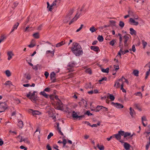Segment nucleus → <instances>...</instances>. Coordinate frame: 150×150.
Listing matches in <instances>:
<instances>
[{
  "instance_id": "obj_1",
  "label": "nucleus",
  "mask_w": 150,
  "mask_h": 150,
  "mask_svg": "<svg viewBox=\"0 0 150 150\" xmlns=\"http://www.w3.org/2000/svg\"><path fill=\"white\" fill-rule=\"evenodd\" d=\"M71 49L72 52L76 56H79L83 53L81 46L77 43H73Z\"/></svg>"
},
{
  "instance_id": "obj_2",
  "label": "nucleus",
  "mask_w": 150,
  "mask_h": 150,
  "mask_svg": "<svg viewBox=\"0 0 150 150\" xmlns=\"http://www.w3.org/2000/svg\"><path fill=\"white\" fill-rule=\"evenodd\" d=\"M84 6H83L81 9L80 10V12H78L75 16L72 19L71 21L69 22V24L70 25L73 22L75 21H76L77 19L79 17V16L81 15V12L82 11H84Z\"/></svg>"
},
{
  "instance_id": "obj_3",
  "label": "nucleus",
  "mask_w": 150,
  "mask_h": 150,
  "mask_svg": "<svg viewBox=\"0 0 150 150\" xmlns=\"http://www.w3.org/2000/svg\"><path fill=\"white\" fill-rule=\"evenodd\" d=\"M138 19V17L136 18H129V22L130 24L134 25H137L139 24V22L137 21Z\"/></svg>"
},
{
  "instance_id": "obj_4",
  "label": "nucleus",
  "mask_w": 150,
  "mask_h": 150,
  "mask_svg": "<svg viewBox=\"0 0 150 150\" xmlns=\"http://www.w3.org/2000/svg\"><path fill=\"white\" fill-rule=\"evenodd\" d=\"M8 108V105L5 103H0V112H2L6 109Z\"/></svg>"
},
{
  "instance_id": "obj_5",
  "label": "nucleus",
  "mask_w": 150,
  "mask_h": 150,
  "mask_svg": "<svg viewBox=\"0 0 150 150\" xmlns=\"http://www.w3.org/2000/svg\"><path fill=\"white\" fill-rule=\"evenodd\" d=\"M35 93H36V92L34 91L33 93H31L30 92L27 95V96L32 100L35 101L36 100V98L34 96Z\"/></svg>"
},
{
  "instance_id": "obj_6",
  "label": "nucleus",
  "mask_w": 150,
  "mask_h": 150,
  "mask_svg": "<svg viewBox=\"0 0 150 150\" xmlns=\"http://www.w3.org/2000/svg\"><path fill=\"white\" fill-rule=\"evenodd\" d=\"M124 39V45L127 47L128 46V40L129 39V37L127 35H125L123 37Z\"/></svg>"
},
{
  "instance_id": "obj_7",
  "label": "nucleus",
  "mask_w": 150,
  "mask_h": 150,
  "mask_svg": "<svg viewBox=\"0 0 150 150\" xmlns=\"http://www.w3.org/2000/svg\"><path fill=\"white\" fill-rule=\"evenodd\" d=\"M28 112L31 113L33 115H39L41 114L40 112L38 110H33L32 109H29L28 110Z\"/></svg>"
},
{
  "instance_id": "obj_8",
  "label": "nucleus",
  "mask_w": 150,
  "mask_h": 150,
  "mask_svg": "<svg viewBox=\"0 0 150 150\" xmlns=\"http://www.w3.org/2000/svg\"><path fill=\"white\" fill-rule=\"evenodd\" d=\"M72 116L74 118L77 119L78 118L79 120H81V118L83 117V116H78L77 113L74 111L73 112Z\"/></svg>"
},
{
  "instance_id": "obj_9",
  "label": "nucleus",
  "mask_w": 150,
  "mask_h": 150,
  "mask_svg": "<svg viewBox=\"0 0 150 150\" xmlns=\"http://www.w3.org/2000/svg\"><path fill=\"white\" fill-rule=\"evenodd\" d=\"M56 105L57 106V108L58 110H61L63 107L62 103L60 100H59V101H57Z\"/></svg>"
},
{
  "instance_id": "obj_10",
  "label": "nucleus",
  "mask_w": 150,
  "mask_h": 150,
  "mask_svg": "<svg viewBox=\"0 0 150 150\" xmlns=\"http://www.w3.org/2000/svg\"><path fill=\"white\" fill-rule=\"evenodd\" d=\"M122 78H121L116 81L115 82V84L114 85V87H115L116 88H119L120 86L119 82L122 81Z\"/></svg>"
},
{
  "instance_id": "obj_11",
  "label": "nucleus",
  "mask_w": 150,
  "mask_h": 150,
  "mask_svg": "<svg viewBox=\"0 0 150 150\" xmlns=\"http://www.w3.org/2000/svg\"><path fill=\"white\" fill-rule=\"evenodd\" d=\"M7 55L8 56V59L9 60L12 58L14 54L12 51H10L7 52Z\"/></svg>"
},
{
  "instance_id": "obj_12",
  "label": "nucleus",
  "mask_w": 150,
  "mask_h": 150,
  "mask_svg": "<svg viewBox=\"0 0 150 150\" xmlns=\"http://www.w3.org/2000/svg\"><path fill=\"white\" fill-rule=\"evenodd\" d=\"M54 50H47L46 52V55L47 56L50 55L52 56L54 55Z\"/></svg>"
},
{
  "instance_id": "obj_13",
  "label": "nucleus",
  "mask_w": 150,
  "mask_h": 150,
  "mask_svg": "<svg viewBox=\"0 0 150 150\" xmlns=\"http://www.w3.org/2000/svg\"><path fill=\"white\" fill-rule=\"evenodd\" d=\"M75 65L76 63H75V62L73 61H71V62H70L67 65L68 68L69 69L71 68L75 67Z\"/></svg>"
},
{
  "instance_id": "obj_14",
  "label": "nucleus",
  "mask_w": 150,
  "mask_h": 150,
  "mask_svg": "<svg viewBox=\"0 0 150 150\" xmlns=\"http://www.w3.org/2000/svg\"><path fill=\"white\" fill-rule=\"evenodd\" d=\"M129 114L131 116V117L132 118H134V115H135V112L134 110L131 107H130L129 108Z\"/></svg>"
},
{
  "instance_id": "obj_15",
  "label": "nucleus",
  "mask_w": 150,
  "mask_h": 150,
  "mask_svg": "<svg viewBox=\"0 0 150 150\" xmlns=\"http://www.w3.org/2000/svg\"><path fill=\"white\" fill-rule=\"evenodd\" d=\"M112 104L114 105L115 107L117 108H122L124 107V106L122 105L120 103H115L113 102H112Z\"/></svg>"
},
{
  "instance_id": "obj_16",
  "label": "nucleus",
  "mask_w": 150,
  "mask_h": 150,
  "mask_svg": "<svg viewBox=\"0 0 150 150\" xmlns=\"http://www.w3.org/2000/svg\"><path fill=\"white\" fill-rule=\"evenodd\" d=\"M124 146L126 150H129L130 148V145L127 142H125L124 144Z\"/></svg>"
},
{
  "instance_id": "obj_17",
  "label": "nucleus",
  "mask_w": 150,
  "mask_h": 150,
  "mask_svg": "<svg viewBox=\"0 0 150 150\" xmlns=\"http://www.w3.org/2000/svg\"><path fill=\"white\" fill-rule=\"evenodd\" d=\"M91 49L97 52L99 50V47L97 46H91Z\"/></svg>"
},
{
  "instance_id": "obj_18",
  "label": "nucleus",
  "mask_w": 150,
  "mask_h": 150,
  "mask_svg": "<svg viewBox=\"0 0 150 150\" xmlns=\"http://www.w3.org/2000/svg\"><path fill=\"white\" fill-rule=\"evenodd\" d=\"M23 123L21 120H18V126L21 128H22L23 126Z\"/></svg>"
},
{
  "instance_id": "obj_19",
  "label": "nucleus",
  "mask_w": 150,
  "mask_h": 150,
  "mask_svg": "<svg viewBox=\"0 0 150 150\" xmlns=\"http://www.w3.org/2000/svg\"><path fill=\"white\" fill-rule=\"evenodd\" d=\"M40 94L42 96H44L45 98H47L48 97V96L47 94L44 91H41Z\"/></svg>"
},
{
  "instance_id": "obj_20",
  "label": "nucleus",
  "mask_w": 150,
  "mask_h": 150,
  "mask_svg": "<svg viewBox=\"0 0 150 150\" xmlns=\"http://www.w3.org/2000/svg\"><path fill=\"white\" fill-rule=\"evenodd\" d=\"M73 13V10H71L69 11L67 15V17L69 16V19L68 20V21L69 20H70L71 18L70 16Z\"/></svg>"
},
{
  "instance_id": "obj_21",
  "label": "nucleus",
  "mask_w": 150,
  "mask_h": 150,
  "mask_svg": "<svg viewBox=\"0 0 150 150\" xmlns=\"http://www.w3.org/2000/svg\"><path fill=\"white\" fill-rule=\"evenodd\" d=\"M65 44V42L64 41H62L61 42L57 44L56 45V47H59Z\"/></svg>"
},
{
  "instance_id": "obj_22",
  "label": "nucleus",
  "mask_w": 150,
  "mask_h": 150,
  "mask_svg": "<svg viewBox=\"0 0 150 150\" xmlns=\"http://www.w3.org/2000/svg\"><path fill=\"white\" fill-rule=\"evenodd\" d=\"M4 84L6 86H8L9 87H10L11 86L13 85L11 82L9 81H6Z\"/></svg>"
},
{
  "instance_id": "obj_23",
  "label": "nucleus",
  "mask_w": 150,
  "mask_h": 150,
  "mask_svg": "<svg viewBox=\"0 0 150 150\" xmlns=\"http://www.w3.org/2000/svg\"><path fill=\"white\" fill-rule=\"evenodd\" d=\"M102 107H103V106H97L96 108V109H95V111L96 112H99L100 110L102 109Z\"/></svg>"
},
{
  "instance_id": "obj_24",
  "label": "nucleus",
  "mask_w": 150,
  "mask_h": 150,
  "mask_svg": "<svg viewBox=\"0 0 150 150\" xmlns=\"http://www.w3.org/2000/svg\"><path fill=\"white\" fill-rule=\"evenodd\" d=\"M118 36L119 37V46H120L122 42V35L118 33Z\"/></svg>"
},
{
  "instance_id": "obj_25",
  "label": "nucleus",
  "mask_w": 150,
  "mask_h": 150,
  "mask_svg": "<svg viewBox=\"0 0 150 150\" xmlns=\"http://www.w3.org/2000/svg\"><path fill=\"white\" fill-rule=\"evenodd\" d=\"M92 85L91 83L86 84L85 86V87L86 89L91 88L92 87Z\"/></svg>"
},
{
  "instance_id": "obj_26",
  "label": "nucleus",
  "mask_w": 150,
  "mask_h": 150,
  "mask_svg": "<svg viewBox=\"0 0 150 150\" xmlns=\"http://www.w3.org/2000/svg\"><path fill=\"white\" fill-rule=\"evenodd\" d=\"M108 95H109L108 98L109 97V98L110 99L111 101H113L115 99V97L112 95L110 94L109 93H108Z\"/></svg>"
},
{
  "instance_id": "obj_27",
  "label": "nucleus",
  "mask_w": 150,
  "mask_h": 150,
  "mask_svg": "<svg viewBox=\"0 0 150 150\" xmlns=\"http://www.w3.org/2000/svg\"><path fill=\"white\" fill-rule=\"evenodd\" d=\"M97 147L100 150H103L104 149V147L103 145H100L98 144H97Z\"/></svg>"
},
{
  "instance_id": "obj_28",
  "label": "nucleus",
  "mask_w": 150,
  "mask_h": 150,
  "mask_svg": "<svg viewBox=\"0 0 150 150\" xmlns=\"http://www.w3.org/2000/svg\"><path fill=\"white\" fill-rule=\"evenodd\" d=\"M6 38V37L4 35H2L0 37V43L3 41Z\"/></svg>"
},
{
  "instance_id": "obj_29",
  "label": "nucleus",
  "mask_w": 150,
  "mask_h": 150,
  "mask_svg": "<svg viewBox=\"0 0 150 150\" xmlns=\"http://www.w3.org/2000/svg\"><path fill=\"white\" fill-rule=\"evenodd\" d=\"M114 136L117 140H120L121 139V137L120 135V134H118H118H115Z\"/></svg>"
},
{
  "instance_id": "obj_30",
  "label": "nucleus",
  "mask_w": 150,
  "mask_h": 150,
  "mask_svg": "<svg viewBox=\"0 0 150 150\" xmlns=\"http://www.w3.org/2000/svg\"><path fill=\"white\" fill-rule=\"evenodd\" d=\"M33 35L34 38L36 39L39 38L40 37L39 33H36L33 34Z\"/></svg>"
},
{
  "instance_id": "obj_31",
  "label": "nucleus",
  "mask_w": 150,
  "mask_h": 150,
  "mask_svg": "<svg viewBox=\"0 0 150 150\" xmlns=\"http://www.w3.org/2000/svg\"><path fill=\"white\" fill-rule=\"evenodd\" d=\"M129 30L130 31V33L132 35L135 34L136 32L133 28H130Z\"/></svg>"
},
{
  "instance_id": "obj_32",
  "label": "nucleus",
  "mask_w": 150,
  "mask_h": 150,
  "mask_svg": "<svg viewBox=\"0 0 150 150\" xmlns=\"http://www.w3.org/2000/svg\"><path fill=\"white\" fill-rule=\"evenodd\" d=\"M97 39L100 42H102L103 40V38L102 35H98Z\"/></svg>"
},
{
  "instance_id": "obj_33",
  "label": "nucleus",
  "mask_w": 150,
  "mask_h": 150,
  "mask_svg": "<svg viewBox=\"0 0 150 150\" xmlns=\"http://www.w3.org/2000/svg\"><path fill=\"white\" fill-rule=\"evenodd\" d=\"M5 74L6 75L7 77H9L11 75V73L9 70H6L5 71Z\"/></svg>"
},
{
  "instance_id": "obj_34",
  "label": "nucleus",
  "mask_w": 150,
  "mask_h": 150,
  "mask_svg": "<svg viewBox=\"0 0 150 150\" xmlns=\"http://www.w3.org/2000/svg\"><path fill=\"white\" fill-rule=\"evenodd\" d=\"M139 71L137 70H134L133 72V74L134 75L136 76L139 75Z\"/></svg>"
},
{
  "instance_id": "obj_35",
  "label": "nucleus",
  "mask_w": 150,
  "mask_h": 150,
  "mask_svg": "<svg viewBox=\"0 0 150 150\" xmlns=\"http://www.w3.org/2000/svg\"><path fill=\"white\" fill-rule=\"evenodd\" d=\"M89 30L92 33L95 32L96 30V29L93 26L90 28Z\"/></svg>"
},
{
  "instance_id": "obj_36",
  "label": "nucleus",
  "mask_w": 150,
  "mask_h": 150,
  "mask_svg": "<svg viewBox=\"0 0 150 150\" xmlns=\"http://www.w3.org/2000/svg\"><path fill=\"white\" fill-rule=\"evenodd\" d=\"M130 137H132L133 136V135H131V133L128 132H125V134H124V137L125 138L126 137L130 136Z\"/></svg>"
},
{
  "instance_id": "obj_37",
  "label": "nucleus",
  "mask_w": 150,
  "mask_h": 150,
  "mask_svg": "<svg viewBox=\"0 0 150 150\" xmlns=\"http://www.w3.org/2000/svg\"><path fill=\"white\" fill-rule=\"evenodd\" d=\"M109 69L108 68H107L106 69H102L101 71L104 73H108L109 72Z\"/></svg>"
},
{
  "instance_id": "obj_38",
  "label": "nucleus",
  "mask_w": 150,
  "mask_h": 150,
  "mask_svg": "<svg viewBox=\"0 0 150 150\" xmlns=\"http://www.w3.org/2000/svg\"><path fill=\"white\" fill-rule=\"evenodd\" d=\"M55 74L54 72L51 73L50 74V77L51 79H52L55 78Z\"/></svg>"
},
{
  "instance_id": "obj_39",
  "label": "nucleus",
  "mask_w": 150,
  "mask_h": 150,
  "mask_svg": "<svg viewBox=\"0 0 150 150\" xmlns=\"http://www.w3.org/2000/svg\"><path fill=\"white\" fill-rule=\"evenodd\" d=\"M100 125V122H99L97 124H94L92 125H91L90 124V126L91 127H97L98 126H99Z\"/></svg>"
},
{
  "instance_id": "obj_40",
  "label": "nucleus",
  "mask_w": 150,
  "mask_h": 150,
  "mask_svg": "<svg viewBox=\"0 0 150 150\" xmlns=\"http://www.w3.org/2000/svg\"><path fill=\"white\" fill-rule=\"evenodd\" d=\"M17 137L19 139H20V142H23L24 138H24L22 136L20 135H19Z\"/></svg>"
},
{
  "instance_id": "obj_41",
  "label": "nucleus",
  "mask_w": 150,
  "mask_h": 150,
  "mask_svg": "<svg viewBox=\"0 0 150 150\" xmlns=\"http://www.w3.org/2000/svg\"><path fill=\"white\" fill-rule=\"evenodd\" d=\"M17 137L19 139H20V142H23L24 138H24L22 136L20 135H19Z\"/></svg>"
},
{
  "instance_id": "obj_42",
  "label": "nucleus",
  "mask_w": 150,
  "mask_h": 150,
  "mask_svg": "<svg viewBox=\"0 0 150 150\" xmlns=\"http://www.w3.org/2000/svg\"><path fill=\"white\" fill-rule=\"evenodd\" d=\"M17 137L19 139H20V142H23L24 138H24L22 136L20 135H19Z\"/></svg>"
},
{
  "instance_id": "obj_43",
  "label": "nucleus",
  "mask_w": 150,
  "mask_h": 150,
  "mask_svg": "<svg viewBox=\"0 0 150 150\" xmlns=\"http://www.w3.org/2000/svg\"><path fill=\"white\" fill-rule=\"evenodd\" d=\"M116 42L115 40H113L110 42V44L112 46H113Z\"/></svg>"
},
{
  "instance_id": "obj_44",
  "label": "nucleus",
  "mask_w": 150,
  "mask_h": 150,
  "mask_svg": "<svg viewBox=\"0 0 150 150\" xmlns=\"http://www.w3.org/2000/svg\"><path fill=\"white\" fill-rule=\"evenodd\" d=\"M23 140V142H24L25 143L28 144H30V142L27 138H24Z\"/></svg>"
},
{
  "instance_id": "obj_45",
  "label": "nucleus",
  "mask_w": 150,
  "mask_h": 150,
  "mask_svg": "<svg viewBox=\"0 0 150 150\" xmlns=\"http://www.w3.org/2000/svg\"><path fill=\"white\" fill-rule=\"evenodd\" d=\"M125 132L124 131L121 130L119 131L118 133L119 134H120V135L121 137V136H124Z\"/></svg>"
},
{
  "instance_id": "obj_46",
  "label": "nucleus",
  "mask_w": 150,
  "mask_h": 150,
  "mask_svg": "<svg viewBox=\"0 0 150 150\" xmlns=\"http://www.w3.org/2000/svg\"><path fill=\"white\" fill-rule=\"evenodd\" d=\"M150 71V69H149L148 71H147L146 73V76L145 77V79H147L148 76L149 75Z\"/></svg>"
},
{
  "instance_id": "obj_47",
  "label": "nucleus",
  "mask_w": 150,
  "mask_h": 150,
  "mask_svg": "<svg viewBox=\"0 0 150 150\" xmlns=\"http://www.w3.org/2000/svg\"><path fill=\"white\" fill-rule=\"evenodd\" d=\"M120 51H121V53L122 54H125L126 53H127V52H129V50H126L125 51H122V48H121L120 50Z\"/></svg>"
},
{
  "instance_id": "obj_48",
  "label": "nucleus",
  "mask_w": 150,
  "mask_h": 150,
  "mask_svg": "<svg viewBox=\"0 0 150 150\" xmlns=\"http://www.w3.org/2000/svg\"><path fill=\"white\" fill-rule=\"evenodd\" d=\"M124 23L123 21H120V22L119 25L120 27L123 28L124 26Z\"/></svg>"
},
{
  "instance_id": "obj_49",
  "label": "nucleus",
  "mask_w": 150,
  "mask_h": 150,
  "mask_svg": "<svg viewBox=\"0 0 150 150\" xmlns=\"http://www.w3.org/2000/svg\"><path fill=\"white\" fill-rule=\"evenodd\" d=\"M142 45L144 48H145L147 45V42L144 40L142 41Z\"/></svg>"
},
{
  "instance_id": "obj_50",
  "label": "nucleus",
  "mask_w": 150,
  "mask_h": 150,
  "mask_svg": "<svg viewBox=\"0 0 150 150\" xmlns=\"http://www.w3.org/2000/svg\"><path fill=\"white\" fill-rule=\"evenodd\" d=\"M57 130H58L59 133L62 136L63 135V134L61 131V128L60 127H57Z\"/></svg>"
},
{
  "instance_id": "obj_51",
  "label": "nucleus",
  "mask_w": 150,
  "mask_h": 150,
  "mask_svg": "<svg viewBox=\"0 0 150 150\" xmlns=\"http://www.w3.org/2000/svg\"><path fill=\"white\" fill-rule=\"evenodd\" d=\"M114 67L115 71H117L119 69V67L118 65H114Z\"/></svg>"
},
{
  "instance_id": "obj_52",
  "label": "nucleus",
  "mask_w": 150,
  "mask_h": 150,
  "mask_svg": "<svg viewBox=\"0 0 150 150\" xmlns=\"http://www.w3.org/2000/svg\"><path fill=\"white\" fill-rule=\"evenodd\" d=\"M121 90L124 93H126V91L125 89L123 87V84L122 83L121 84Z\"/></svg>"
},
{
  "instance_id": "obj_53",
  "label": "nucleus",
  "mask_w": 150,
  "mask_h": 150,
  "mask_svg": "<svg viewBox=\"0 0 150 150\" xmlns=\"http://www.w3.org/2000/svg\"><path fill=\"white\" fill-rule=\"evenodd\" d=\"M142 122H144V121H147V120L145 116H143L142 117Z\"/></svg>"
},
{
  "instance_id": "obj_54",
  "label": "nucleus",
  "mask_w": 150,
  "mask_h": 150,
  "mask_svg": "<svg viewBox=\"0 0 150 150\" xmlns=\"http://www.w3.org/2000/svg\"><path fill=\"white\" fill-rule=\"evenodd\" d=\"M19 24V23H17L15 24L14 26H13V28L14 29H16L17 28V27L18 26Z\"/></svg>"
},
{
  "instance_id": "obj_55",
  "label": "nucleus",
  "mask_w": 150,
  "mask_h": 150,
  "mask_svg": "<svg viewBox=\"0 0 150 150\" xmlns=\"http://www.w3.org/2000/svg\"><path fill=\"white\" fill-rule=\"evenodd\" d=\"M67 141L66 140V139H63V141L62 142V143L63 144V147H64V146H65V145H66V144L67 143Z\"/></svg>"
},
{
  "instance_id": "obj_56",
  "label": "nucleus",
  "mask_w": 150,
  "mask_h": 150,
  "mask_svg": "<svg viewBox=\"0 0 150 150\" xmlns=\"http://www.w3.org/2000/svg\"><path fill=\"white\" fill-rule=\"evenodd\" d=\"M134 94L136 96H142V94L141 92H137V93H135Z\"/></svg>"
},
{
  "instance_id": "obj_57",
  "label": "nucleus",
  "mask_w": 150,
  "mask_h": 150,
  "mask_svg": "<svg viewBox=\"0 0 150 150\" xmlns=\"http://www.w3.org/2000/svg\"><path fill=\"white\" fill-rule=\"evenodd\" d=\"M53 134L52 133L50 132V133L47 136V139H49L52 136H53Z\"/></svg>"
},
{
  "instance_id": "obj_58",
  "label": "nucleus",
  "mask_w": 150,
  "mask_h": 150,
  "mask_svg": "<svg viewBox=\"0 0 150 150\" xmlns=\"http://www.w3.org/2000/svg\"><path fill=\"white\" fill-rule=\"evenodd\" d=\"M50 91V88L47 87L45 88L44 90V91H44V92H49Z\"/></svg>"
},
{
  "instance_id": "obj_59",
  "label": "nucleus",
  "mask_w": 150,
  "mask_h": 150,
  "mask_svg": "<svg viewBox=\"0 0 150 150\" xmlns=\"http://www.w3.org/2000/svg\"><path fill=\"white\" fill-rule=\"evenodd\" d=\"M83 26V25L81 24V25L80 27L77 30H76V32H79V31H80L82 29Z\"/></svg>"
},
{
  "instance_id": "obj_60",
  "label": "nucleus",
  "mask_w": 150,
  "mask_h": 150,
  "mask_svg": "<svg viewBox=\"0 0 150 150\" xmlns=\"http://www.w3.org/2000/svg\"><path fill=\"white\" fill-rule=\"evenodd\" d=\"M130 51L132 50L134 52H135L136 51V49L135 48V47L134 45H133L132 46V50L130 49H129Z\"/></svg>"
},
{
  "instance_id": "obj_61",
  "label": "nucleus",
  "mask_w": 150,
  "mask_h": 150,
  "mask_svg": "<svg viewBox=\"0 0 150 150\" xmlns=\"http://www.w3.org/2000/svg\"><path fill=\"white\" fill-rule=\"evenodd\" d=\"M46 148L47 150H52V149L49 144H47L46 146Z\"/></svg>"
},
{
  "instance_id": "obj_62",
  "label": "nucleus",
  "mask_w": 150,
  "mask_h": 150,
  "mask_svg": "<svg viewBox=\"0 0 150 150\" xmlns=\"http://www.w3.org/2000/svg\"><path fill=\"white\" fill-rule=\"evenodd\" d=\"M86 72L90 74H91V71L90 69H88L86 70Z\"/></svg>"
},
{
  "instance_id": "obj_63",
  "label": "nucleus",
  "mask_w": 150,
  "mask_h": 150,
  "mask_svg": "<svg viewBox=\"0 0 150 150\" xmlns=\"http://www.w3.org/2000/svg\"><path fill=\"white\" fill-rule=\"evenodd\" d=\"M110 22L112 25L114 26H115V22L114 21H110Z\"/></svg>"
},
{
  "instance_id": "obj_64",
  "label": "nucleus",
  "mask_w": 150,
  "mask_h": 150,
  "mask_svg": "<svg viewBox=\"0 0 150 150\" xmlns=\"http://www.w3.org/2000/svg\"><path fill=\"white\" fill-rule=\"evenodd\" d=\"M57 2V0H55L54 1L52 4L51 5L52 6H55L56 5V2Z\"/></svg>"
}]
</instances>
